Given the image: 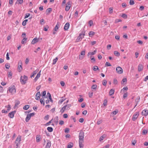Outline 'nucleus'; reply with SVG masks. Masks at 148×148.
I'll use <instances>...</instances> for the list:
<instances>
[{"mask_svg": "<svg viewBox=\"0 0 148 148\" xmlns=\"http://www.w3.org/2000/svg\"><path fill=\"white\" fill-rule=\"evenodd\" d=\"M136 143V140H134L132 141V144L133 145H134Z\"/></svg>", "mask_w": 148, "mask_h": 148, "instance_id": "338daca9", "label": "nucleus"}, {"mask_svg": "<svg viewBox=\"0 0 148 148\" xmlns=\"http://www.w3.org/2000/svg\"><path fill=\"white\" fill-rule=\"evenodd\" d=\"M58 59L57 57H56V58L53 59V61L52 64L53 65L55 64L57 61Z\"/></svg>", "mask_w": 148, "mask_h": 148, "instance_id": "c756f323", "label": "nucleus"}, {"mask_svg": "<svg viewBox=\"0 0 148 148\" xmlns=\"http://www.w3.org/2000/svg\"><path fill=\"white\" fill-rule=\"evenodd\" d=\"M88 23L90 25V26H91L93 24V21L92 20H90L89 21Z\"/></svg>", "mask_w": 148, "mask_h": 148, "instance_id": "4d7b16f0", "label": "nucleus"}, {"mask_svg": "<svg viewBox=\"0 0 148 148\" xmlns=\"http://www.w3.org/2000/svg\"><path fill=\"white\" fill-rule=\"evenodd\" d=\"M116 70L117 72L119 74H122L123 72L122 69L120 66L117 67Z\"/></svg>", "mask_w": 148, "mask_h": 148, "instance_id": "423d86ee", "label": "nucleus"}, {"mask_svg": "<svg viewBox=\"0 0 148 148\" xmlns=\"http://www.w3.org/2000/svg\"><path fill=\"white\" fill-rule=\"evenodd\" d=\"M142 113L144 116H147L148 114V110L146 109L142 111Z\"/></svg>", "mask_w": 148, "mask_h": 148, "instance_id": "ddd939ff", "label": "nucleus"}, {"mask_svg": "<svg viewBox=\"0 0 148 148\" xmlns=\"http://www.w3.org/2000/svg\"><path fill=\"white\" fill-rule=\"evenodd\" d=\"M40 92H38L36 95L35 99L36 100H38L40 98Z\"/></svg>", "mask_w": 148, "mask_h": 148, "instance_id": "4468645a", "label": "nucleus"}, {"mask_svg": "<svg viewBox=\"0 0 148 148\" xmlns=\"http://www.w3.org/2000/svg\"><path fill=\"white\" fill-rule=\"evenodd\" d=\"M12 72L10 71V72H9L8 73V77H10L11 78V77L12 76Z\"/></svg>", "mask_w": 148, "mask_h": 148, "instance_id": "603ef678", "label": "nucleus"}, {"mask_svg": "<svg viewBox=\"0 0 148 148\" xmlns=\"http://www.w3.org/2000/svg\"><path fill=\"white\" fill-rule=\"evenodd\" d=\"M40 137L39 135H37L36 137V141L37 142H38L40 141Z\"/></svg>", "mask_w": 148, "mask_h": 148, "instance_id": "7c9ffc66", "label": "nucleus"}, {"mask_svg": "<svg viewBox=\"0 0 148 148\" xmlns=\"http://www.w3.org/2000/svg\"><path fill=\"white\" fill-rule=\"evenodd\" d=\"M114 54L115 56H120V53L117 51H114Z\"/></svg>", "mask_w": 148, "mask_h": 148, "instance_id": "72a5a7b5", "label": "nucleus"}, {"mask_svg": "<svg viewBox=\"0 0 148 148\" xmlns=\"http://www.w3.org/2000/svg\"><path fill=\"white\" fill-rule=\"evenodd\" d=\"M102 122V120L101 119L98 120L97 122V124L98 125H99Z\"/></svg>", "mask_w": 148, "mask_h": 148, "instance_id": "5fc2aeb1", "label": "nucleus"}, {"mask_svg": "<svg viewBox=\"0 0 148 148\" xmlns=\"http://www.w3.org/2000/svg\"><path fill=\"white\" fill-rule=\"evenodd\" d=\"M60 84L62 86H64L65 85V83L63 81H61L60 82Z\"/></svg>", "mask_w": 148, "mask_h": 148, "instance_id": "052dcab7", "label": "nucleus"}, {"mask_svg": "<svg viewBox=\"0 0 148 148\" xmlns=\"http://www.w3.org/2000/svg\"><path fill=\"white\" fill-rule=\"evenodd\" d=\"M5 67L6 69H9L10 67L9 64L8 63H6L5 64Z\"/></svg>", "mask_w": 148, "mask_h": 148, "instance_id": "c03bdc74", "label": "nucleus"}, {"mask_svg": "<svg viewBox=\"0 0 148 148\" xmlns=\"http://www.w3.org/2000/svg\"><path fill=\"white\" fill-rule=\"evenodd\" d=\"M27 38H23L22 40L21 41V43L22 44H24L25 43V42L27 40Z\"/></svg>", "mask_w": 148, "mask_h": 148, "instance_id": "4c0bfd02", "label": "nucleus"}, {"mask_svg": "<svg viewBox=\"0 0 148 148\" xmlns=\"http://www.w3.org/2000/svg\"><path fill=\"white\" fill-rule=\"evenodd\" d=\"M118 112V111L117 110H115V111H113L112 114L114 115H116V114Z\"/></svg>", "mask_w": 148, "mask_h": 148, "instance_id": "a19ab883", "label": "nucleus"}, {"mask_svg": "<svg viewBox=\"0 0 148 148\" xmlns=\"http://www.w3.org/2000/svg\"><path fill=\"white\" fill-rule=\"evenodd\" d=\"M69 23H66L65 25L64 29L65 30H67L69 27Z\"/></svg>", "mask_w": 148, "mask_h": 148, "instance_id": "2eb2a0df", "label": "nucleus"}, {"mask_svg": "<svg viewBox=\"0 0 148 148\" xmlns=\"http://www.w3.org/2000/svg\"><path fill=\"white\" fill-rule=\"evenodd\" d=\"M65 100V99H61L59 101V103L61 104Z\"/></svg>", "mask_w": 148, "mask_h": 148, "instance_id": "09e8293b", "label": "nucleus"}, {"mask_svg": "<svg viewBox=\"0 0 148 148\" xmlns=\"http://www.w3.org/2000/svg\"><path fill=\"white\" fill-rule=\"evenodd\" d=\"M21 136L19 135L18 136L15 142V143H20V142L21 141Z\"/></svg>", "mask_w": 148, "mask_h": 148, "instance_id": "9d476101", "label": "nucleus"}, {"mask_svg": "<svg viewBox=\"0 0 148 148\" xmlns=\"http://www.w3.org/2000/svg\"><path fill=\"white\" fill-rule=\"evenodd\" d=\"M127 82V79L126 78H123V79L121 84H124L125 82Z\"/></svg>", "mask_w": 148, "mask_h": 148, "instance_id": "37998d69", "label": "nucleus"}, {"mask_svg": "<svg viewBox=\"0 0 148 148\" xmlns=\"http://www.w3.org/2000/svg\"><path fill=\"white\" fill-rule=\"evenodd\" d=\"M21 83L23 84H25L26 82V81L27 80V77L25 75L23 76H21L20 79Z\"/></svg>", "mask_w": 148, "mask_h": 148, "instance_id": "f257e3e1", "label": "nucleus"}, {"mask_svg": "<svg viewBox=\"0 0 148 148\" xmlns=\"http://www.w3.org/2000/svg\"><path fill=\"white\" fill-rule=\"evenodd\" d=\"M107 66H111V64L109 62H106L105 64Z\"/></svg>", "mask_w": 148, "mask_h": 148, "instance_id": "6e6d98bb", "label": "nucleus"}, {"mask_svg": "<svg viewBox=\"0 0 148 148\" xmlns=\"http://www.w3.org/2000/svg\"><path fill=\"white\" fill-rule=\"evenodd\" d=\"M60 25V23L58 22L57 23V24L54 28V30L55 31H57L58 28L59 27Z\"/></svg>", "mask_w": 148, "mask_h": 148, "instance_id": "6ab92c4d", "label": "nucleus"}, {"mask_svg": "<svg viewBox=\"0 0 148 148\" xmlns=\"http://www.w3.org/2000/svg\"><path fill=\"white\" fill-rule=\"evenodd\" d=\"M38 70H36L35 71H34L32 73V74L30 76L31 78H32L33 77L34 75H35L38 72Z\"/></svg>", "mask_w": 148, "mask_h": 148, "instance_id": "4be33fe9", "label": "nucleus"}, {"mask_svg": "<svg viewBox=\"0 0 148 148\" xmlns=\"http://www.w3.org/2000/svg\"><path fill=\"white\" fill-rule=\"evenodd\" d=\"M102 84L104 86H106L107 84V81L105 79L103 80V81Z\"/></svg>", "mask_w": 148, "mask_h": 148, "instance_id": "de8ad7c7", "label": "nucleus"}, {"mask_svg": "<svg viewBox=\"0 0 148 148\" xmlns=\"http://www.w3.org/2000/svg\"><path fill=\"white\" fill-rule=\"evenodd\" d=\"M88 95H89V97L90 98H91L93 96V92H89V93H88Z\"/></svg>", "mask_w": 148, "mask_h": 148, "instance_id": "3c124183", "label": "nucleus"}, {"mask_svg": "<svg viewBox=\"0 0 148 148\" xmlns=\"http://www.w3.org/2000/svg\"><path fill=\"white\" fill-rule=\"evenodd\" d=\"M84 141H79V146L80 148H83L84 147V145L83 143H84Z\"/></svg>", "mask_w": 148, "mask_h": 148, "instance_id": "a211bd4d", "label": "nucleus"}, {"mask_svg": "<svg viewBox=\"0 0 148 148\" xmlns=\"http://www.w3.org/2000/svg\"><path fill=\"white\" fill-rule=\"evenodd\" d=\"M30 15V14L29 13H27L25 14V18H28V17Z\"/></svg>", "mask_w": 148, "mask_h": 148, "instance_id": "e2e57ef3", "label": "nucleus"}, {"mask_svg": "<svg viewBox=\"0 0 148 148\" xmlns=\"http://www.w3.org/2000/svg\"><path fill=\"white\" fill-rule=\"evenodd\" d=\"M31 117L30 116H29V115H28V114H27L25 119L26 121L27 122H28L29 121Z\"/></svg>", "mask_w": 148, "mask_h": 148, "instance_id": "393cba45", "label": "nucleus"}, {"mask_svg": "<svg viewBox=\"0 0 148 148\" xmlns=\"http://www.w3.org/2000/svg\"><path fill=\"white\" fill-rule=\"evenodd\" d=\"M85 32L84 31H82L81 33H80L79 36L77 37V41H81L82 38H84V36L85 35Z\"/></svg>", "mask_w": 148, "mask_h": 148, "instance_id": "20e7f679", "label": "nucleus"}, {"mask_svg": "<svg viewBox=\"0 0 148 148\" xmlns=\"http://www.w3.org/2000/svg\"><path fill=\"white\" fill-rule=\"evenodd\" d=\"M139 115V112H136L134 113V114L133 116L132 120L133 121H135L138 117Z\"/></svg>", "mask_w": 148, "mask_h": 148, "instance_id": "6e6552de", "label": "nucleus"}, {"mask_svg": "<svg viewBox=\"0 0 148 148\" xmlns=\"http://www.w3.org/2000/svg\"><path fill=\"white\" fill-rule=\"evenodd\" d=\"M49 116L48 115H47L45 117L44 119L45 120H47L49 119Z\"/></svg>", "mask_w": 148, "mask_h": 148, "instance_id": "13d9d810", "label": "nucleus"}, {"mask_svg": "<svg viewBox=\"0 0 148 148\" xmlns=\"http://www.w3.org/2000/svg\"><path fill=\"white\" fill-rule=\"evenodd\" d=\"M40 102L41 104L43 103V106L45 105V100L41 98L40 100Z\"/></svg>", "mask_w": 148, "mask_h": 148, "instance_id": "e433bc0d", "label": "nucleus"}, {"mask_svg": "<svg viewBox=\"0 0 148 148\" xmlns=\"http://www.w3.org/2000/svg\"><path fill=\"white\" fill-rule=\"evenodd\" d=\"M122 17L124 18H127V14H122Z\"/></svg>", "mask_w": 148, "mask_h": 148, "instance_id": "49530a36", "label": "nucleus"}, {"mask_svg": "<svg viewBox=\"0 0 148 148\" xmlns=\"http://www.w3.org/2000/svg\"><path fill=\"white\" fill-rule=\"evenodd\" d=\"M6 56V59L8 60H9L10 57H9V53H7Z\"/></svg>", "mask_w": 148, "mask_h": 148, "instance_id": "69168bd1", "label": "nucleus"}, {"mask_svg": "<svg viewBox=\"0 0 148 148\" xmlns=\"http://www.w3.org/2000/svg\"><path fill=\"white\" fill-rule=\"evenodd\" d=\"M143 66L141 64H139L138 66V71L139 72L143 70Z\"/></svg>", "mask_w": 148, "mask_h": 148, "instance_id": "f8f14e48", "label": "nucleus"}, {"mask_svg": "<svg viewBox=\"0 0 148 148\" xmlns=\"http://www.w3.org/2000/svg\"><path fill=\"white\" fill-rule=\"evenodd\" d=\"M14 112H12L9 113V116L11 118H12L14 116Z\"/></svg>", "mask_w": 148, "mask_h": 148, "instance_id": "aec40b11", "label": "nucleus"}, {"mask_svg": "<svg viewBox=\"0 0 148 148\" xmlns=\"http://www.w3.org/2000/svg\"><path fill=\"white\" fill-rule=\"evenodd\" d=\"M97 86L96 84H93L91 88L92 90H96L97 89Z\"/></svg>", "mask_w": 148, "mask_h": 148, "instance_id": "5701e85b", "label": "nucleus"}, {"mask_svg": "<svg viewBox=\"0 0 148 148\" xmlns=\"http://www.w3.org/2000/svg\"><path fill=\"white\" fill-rule=\"evenodd\" d=\"M99 69V68L97 66H94L93 68V70L94 71H96L97 70Z\"/></svg>", "mask_w": 148, "mask_h": 148, "instance_id": "79ce46f5", "label": "nucleus"}, {"mask_svg": "<svg viewBox=\"0 0 148 148\" xmlns=\"http://www.w3.org/2000/svg\"><path fill=\"white\" fill-rule=\"evenodd\" d=\"M58 116H56L54 119V121L57 124L58 123Z\"/></svg>", "mask_w": 148, "mask_h": 148, "instance_id": "b1692460", "label": "nucleus"}, {"mask_svg": "<svg viewBox=\"0 0 148 148\" xmlns=\"http://www.w3.org/2000/svg\"><path fill=\"white\" fill-rule=\"evenodd\" d=\"M69 131V128H66L65 130V132L66 133H68Z\"/></svg>", "mask_w": 148, "mask_h": 148, "instance_id": "864d4df0", "label": "nucleus"}, {"mask_svg": "<svg viewBox=\"0 0 148 148\" xmlns=\"http://www.w3.org/2000/svg\"><path fill=\"white\" fill-rule=\"evenodd\" d=\"M8 90L9 92L12 94H13L15 93L16 90L14 86H13L12 87H9Z\"/></svg>", "mask_w": 148, "mask_h": 148, "instance_id": "39448f33", "label": "nucleus"}, {"mask_svg": "<svg viewBox=\"0 0 148 148\" xmlns=\"http://www.w3.org/2000/svg\"><path fill=\"white\" fill-rule=\"evenodd\" d=\"M71 6V4L70 2L67 3L65 8V10L67 11H69L70 9Z\"/></svg>", "mask_w": 148, "mask_h": 148, "instance_id": "1a4fd4ad", "label": "nucleus"}, {"mask_svg": "<svg viewBox=\"0 0 148 148\" xmlns=\"http://www.w3.org/2000/svg\"><path fill=\"white\" fill-rule=\"evenodd\" d=\"M140 98V97H139V98L137 99H135V102H136V105L134 107V108H135V107L137 105L138 103L139 102Z\"/></svg>", "mask_w": 148, "mask_h": 148, "instance_id": "58836bf2", "label": "nucleus"}, {"mask_svg": "<svg viewBox=\"0 0 148 148\" xmlns=\"http://www.w3.org/2000/svg\"><path fill=\"white\" fill-rule=\"evenodd\" d=\"M22 62L21 61H19L18 64V71L20 72L22 69Z\"/></svg>", "mask_w": 148, "mask_h": 148, "instance_id": "0eeeda50", "label": "nucleus"}, {"mask_svg": "<svg viewBox=\"0 0 148 148\" xmlns=\"http://www.w3.org/2000/svg\"><path fill=\"white\" fill-rule=\"evenodd\" d=\"M84 133L81 130L80 131L79 135V141H84Z\"/></svg>", "mask_w": 148, "mask_h": 148, "instance_id": "7ed1b4c3", "label": "nucleus"}, {"mask_svg": "<svg viewBox=\"0 0 148 148\" xmlns=\"http://www.w3.org/2000/svg\"><path fill=\"white\" fill-rule=\"evenodd\" d=\"M71 106V105L70 104H69L64 106L60 110V111L61 112L63 113L65 110H69Z\"/></svg>", "mask_w": 148, "mask_h": 148, "instance_id": "f03ea898", "label": "nucleus"}, {"mask_svg": "<svg viewBox=\"0 0 148 148\" xmlns=\"http://www.w3.org/2000/svg\"><path fill=\"white\" fill-rule=\"evenodd\" d=\"M106 135L103 134L100 137L99 139V141H101L104 138H105Z\"/></svg>", "mask_w": 148, "mask_h": 148, "instance_id": "412c9836", "label": "nucleus"}, {"mask_svg": "<svg viewBox=\"0 0 148 148\" xmlns=\"http://www.w3.org/2000/svg\"><path fill=\"white\" fill-rule=\"evenodd\" d=\"M147 133V130H143V134L144 135L146 134Z\"/></svg>", "mask_w": 148, "mask_h": 148, "instance_id": "8fccbe9b", "label": "nucleus"}, {"mask_svg": "<svg viewBox=\"0 0 148 148\" xmlns=\"http://www.w3.org/2000/svg\"><path fill=\"white\" fill-rule=\"evenodd\" d=\"M90 58L91 60V62L92 63H94L95 62V60L94 57L91 56L90 57Z\"/></svg>", "mask_w": 148, "mask_h": 148, "instance_id": "2f4dec72", "label": "nucleus"}, {"mask_svg": "<svg viewBox=\"0 0 148 148\" xmlns=\"http://www.w3.org/2000/svg\"><path fill=\"white\" fill-rule=\"evenodd\" d=\"M52 11V9L50 8H48L47 10V14H49L50 13V12Z\"/></svg>", "mask_w": 148, "mask_h": 148, "instance_id": "c85d7f7f", "label": "nucleus"}, {"mask_svg": "<svg viewBox=\"0 0 148 148\" xmlns=\"http://www.w3.org/2000/svg\"><path fill=\"white\" fill-rule=\"evenodd\" d=\"M3 91V87L0 85V92H2Z\"/></svg>", "mask_w": 148, "mask_h": 148, "instance_id": "bf43d9fd", "label": "nucleus"}, {"mask_svg": "<svg viewBox=\"0 0 148 148\" xmlns=\"http://www.w3.org/2000/svg\"><path fill=\"white\" fill-rule=\"evenodd\" d=\"M114 84H116L117 83V81L116 79H113Z\"/></svg>", "mask_w": 148, "mask_h": 148, "instance_id": "774afa93", "label": "nucleus"}, {"mask_svg": "<svg viewBox=\"0 0 148 148\" xmlns=\"http://www.w3.org/2000/svg\"><path fill=\"white\" fill-rule=\"evenodd\" d=\"M15 106H17L20 103V101L18 100H16L15 102Z\"/></svg>", "mask_w": 148, "mask_h": 148, "instance_id": "473e14b6", "label": "nucleus"}, {"mask_svg": "<svg viewBox=\"0 0 148 148\" xmlns=\"http://www.w3.org/2000/svg\"><path fill=\"white\" fill-rule=\"evenodd\" d=\"M130 5H133L134 4V1L133 0H130Z\"/></svg>", "mask_w": 148, "mask_h": 148, "instance_id": "a18cd8bd", "label": "nucleus"}, {"mask_svg": "<svg viewBox=\"0 0 148 148\" xmlns=\"http://www.w3.org/2000/svg\"><path fill=\"white\" fill-rule=\"evenodd\" d=\"M73 144L72 143H70L69 144L67 147V148H71L73 146Z\"/></svg>", "mask_w": 148, "mask_h": 148, "instance_id": "cd10ccee", "label": "nucleus"}, {"mask_svg": "<svg viewBox=\"0 0 148 148\" xmlns=\"http://www.w3.org/2000/svg\"><path fill=\"white\" fill-rule=\"evenodd\" d=\"M114 90L113 89H111L109 92V95L110 96L113 95L114 93Z\"/></svg>", "mask_w": 148, "mask_h": 148, "instance_id": "bb28decb", "label": "nucleus"}, {"mask_svg": "<svg viewBox=\"0 0 148 148\" xmlns=\"http://www.w3.org/2000/svg\"><path fill=\"white\" fill-rule=\"evenodd\" d=\"M29 107V105H26L24 106L23 109L25 110H27Z\"/></svg>", "mask_w": 148, "mask_h": 148, "instance_id": "f704fd0d", "label": "nucleus"}, {"mask_svg": "<svg viewBox=\"0 0 148 148\" xmlns=\"http://www.w3.org/2000/svg\"><path fill=\"white\" fill-rule=\"evenodd\" d=\"M40 71L36 75V76L35 77V78L34 79V81L35 82H36V81L38 80V79L39 78V77H40Z\"/></svg>", "mask_w": 148, "mask_h": 148, "instance_id": "dca6fc26", "label": "nucleus"}, {"mask_svg": "<svg viewBox=\"0 0 148 148\" xmlns=\"http://www.w3.org/2000/svg\"><path fill=\"white\" fill-rule=\"evenodd\" d=\"M38 39L37 38H34L32 40L31 43L34 45L38 41Z\"/></svg>", "mask_w": 148, "mask_h": 148, "instance_id": "f3484780", "label": "nucleus"}, {"mask_svg": "<svg viewBox=\"0 0 148 148\" xmlns=\"http://www.w3.org/2000/svg\"><path fill=\"white\" fill-rule=\"evenodd\" d=\"M48 131L49 132H51L53 131V129L52 127H48L47 128Z\"/></svg>", "mask_w": 148, "mask_h": 148, "instance_id": "c9c22d12", "label": "nucleus"}, {"mask_svg": "<svg viewBox=\"0 0 148 148\" xmlns=\"http://www.w3.org/2000/svg\"><path fill=\"white\" fill-rule=\"evenodd\" d=\"M46 94V91H44L42 92V97H43V96H45Z\"/></svg>", "mask_w": 148, "mask_h": 148, "instance_id": "0e129e2a", "label": "nucleus"}, {"mask_svg": "<svg viewBox=\"0 0 148 148\" xmlns=\"http://www.w3.org/2000/svg\"><path fill=\"white\" fill-rule=\"evenodd\" d=\"M95 33L92 31H90L88 33L89 35L90 36H93L95 34Z\"/></svg>", "mask_w": 148, "mask_h": 148, "instance_id": "ea45409f", "label": "nucleus"}, {"mask_svg": "<svg viewBox=\"0 0 148 148\" xmlns=\"http://www.w3.org/2000/svg\"><path fill=\"white\" fill-rule=\"evenodd\" d=\"M47 143L45 148H50L51 146V142L49 140H47Z\"/></svg>", "mask_w": 148, "mask_h": 148, "instance_id": "9b49d317", "label": "nucleus"}, {"mask_svg": "<svg viewBox=\"0 0 148 148\" xmlns=\"http://www.w3.org/2000/svg\"><path fill=\"white\" fill-rule=\"evenodd\" d=\"M23 2V0H17L16 2V4H22Z\"/></svg>", "mask_w": 148, "mask_h": 148, "instance_id": "a878e982", "label": "nucleus"}, {"mask_svg": "<svg viewBox=\"0 0 148 148\" xmlns=\"http://www.w3.org/2000/svg\"><path fill=\"white\" fill-rule=\"evenodd\" d=\"M109 11L110 13H112L113 12V9L112 8H109Z\"/></svg>", "mask_w": 148, "mask_h": 148, "instance_id": "680f3d73", "label": "nucleus"}]
</instances>
